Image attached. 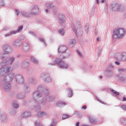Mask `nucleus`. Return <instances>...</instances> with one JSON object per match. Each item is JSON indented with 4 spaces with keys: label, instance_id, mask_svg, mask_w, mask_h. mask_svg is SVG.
I'll return each instance as SVG.
<instances>
[{
    "label": "nucleus",
    "instance_id": "nucleus-1",
    "mask_svg": "<svg viewBox=\"0 0 126 126\" xmlns=\"http://www.w3.org/2000/svg\"><path fill=\"white\" fill-rule=\"evenodd\" d=\"M37 90L32 94V98L35 101L33 109L35 112H40L41 111L40 105L46 106L48 102L54 101L55 97L49 95V90L44 88V86L42 85H39L37 86Z\"/></svg>",
    "mask_w": 126,
    "mask_h": 126
},
{
    "label": "nucleus",
    "instance_id": "nucleus-2",
    "mask_svg": "<svg viewBox=\"0 0 126 126\" xmlns=\"http://www.w3.org/2000/svg\"><path fill=\"white\" fill-rule=\"evenodd\" d=\"M72 22V29L75 32L77 37L82 35V29L80 25V21L73 20V19H70Z\"/></svg>",
    "mask_w": 126,
    "mask_h": 126
},
{
    "label": "nucleus",
    "instance_id": "nucleus-3",
    "mask_svg": "<svg viewBox=\"0 0 126 126\" xmlns=\"http://www.w3.org/2000/svg\"><path fill=\"white\" fill-rule=\"evenodd\" d=\"M0 58L3 60V62H2V64H4L5 65H7V64H12L13 62L15 61V58L12 57H10L7 60L8 56L4 53H3L0 55Z\"/></svg>",
    "mask_w": 126,
    "mask_h": 126
},
{
    "label": "nucleus",
    "instance_id": "nucleus-4",
    "mask_svg": "<svg viewBox=\"0 0 126 126\" xmlns=\"http://www.w3.org/2000/svg\"><path fill=\"white\" fill-rule=\"evenodd\" d=\"M126 35V30L125 29H118L116 30L113 32V37L114 39H123Z\"/></svg>",
    "mask_w": 126,
    "mask_h": 126
},
{
    "label": "nucleus",
    "instance_id": "nucleus-5",
    "mask_svg": "<svg viewBox=\"0 0 126 126\" xmlns=\"http://www.w3.org/2000/svg\"><path fill=\"white\" fill-rule=\"evenodd\" d=\"M55 63H57L60 68H65V69H67V68H69V66L67 64L65 63V62H63L59 59H56L54 61V63L51 64V65H54Z\"/></svg>",
    "mask_w": 126,
    "mask_h": 126
},
{
    "label": "nucleus",
    "instance_id": "nucleus-6",
    "mask_svg": "<svg viewBox=\"0 0 126 126\" xmlns=\"http://www.w3.org/2000/svg\"><path fill=\"white\" fill-rule=\"evenodd\" d=\"M111 7L113 11H123L125 9V6L119 3H113L111 5Z\"/></svg>",
    "mask_w": 126,
    "mask_h": 126
},
{
    "label": "nucleus",
    "instance_id": "nucleus-7",
    "mask_svg": "<svg viewBox=\"0 0 126 126\" xmlns=\"http://www.w3.org/2000/svg\"><path fill=\"white\" fill-rule=\"evenodd\" d=\"M9 71H12V68L10 66H2L0 68V76L5 75L6 73H8Z\"/></svg>",
    "mask_w": 126,
    "mask_h": 126
},
{
    "label": "nucleus",
    "instance_id": "nucleus-8",
    "mask_svg": "<svg viewBox=\"0 0 126 126\" xmlns=\"http://www.w3.org/2000/svg\"><path fill=\"white\" fill-rule=\"evenodd\" d=\"M41 79L44 81L46 83H50L52 82V78L50 74L48 73H43L40 75Z\"/></svg>",
    "mask_w": 126,
    "mask_h": 126
},
{
    "label": "nucleus",
    "instance_id": "nucleus-9",
    "mask_svg": "<svg viewBox=\"0 0 126 126\" xmlns=\"http://www.w3.org/2000/svg\"><path fill=\"white\" fill-rule=\"evenodd\" d=\"M31 15H37L40 13V9L38 6L34 7L29 11Z\"/></svg>",
    "mask_w": 126,
    "mask_h": 126
},
{
    "label": "nucleus",
    "instance_id": "nucleus-10",
    "mask_svg": "<svg viewBox=\"0 0 126 126\" xmlns=\"http://www.w3.org/2000/svg\"><path fill=\"white\" fill-rule=\"evenodd\" d=\"M15 78L17 83L20 84H23L24 83V77H23V76L18 74L15 76Z\"/></svg>",
    "mask_w": 126,
    "mask_h": 126
},
{
    "label": "nucleus",
    "instance_id": "nucleus-11",
    "mask_svg": "<svg viewBox=\"0 0 126 126\" xmlns=\"http://www.w3.org/2000/svg\"><path fill=\"white\" fill-rule=\"evenodd\" d=\"M3 50L4 51L5 55H7V54H11L12 53V48L8 45H5L3 46Z\"/></svg>",
    "mask_w": 126,
    "mask_h": 126
},
{
    "label": "nucleus",
    "instance_id": "nucleus-12",
    "mask_svg": "<svg viewBox=\"0 0 126 126\" xmlns=\"http://www.w3.org/2000/svg\"><path fill=\"white\" fill-rule=\"evenodd\" d=\"M14 77H15L14 73H10L4 78V81H6L7 82H10V81H12V80H13V78H14Z\"/></svg>",
    "mask_w": 126,
    "mask_h": 126
},
{
    "label": "nucleus",
    "instance_id": "nucleus-13",
    "mask_svg": "<svg viewBox=\"0 0 126 126\" xmlns=\"http://www.w3.org/2000/svg\"><path fill=\"white\" fill-rule=\"evenodd\" d=\"M2 89L5 92H8L11 90V84L9 83H5L2 86Z\"/></svg>",
    "mask_w": 126,
    "mask_h": 126
},
{
    "label": "nucleus",
    "instance_id": "nucleus-14",
    "mask_svg": "<svg viewBox=\"0 0 126 126\" xmlns=\"http://www.w3.org/2000/svg\"><path fill=\"white\" fill-rule=\"evenodd\" d=\"M114 75V72L113 70H109L106 69L105 70V76L109 78H111Z\"/></svg>",
    "mask_w": 126,
    "mask_h": 126
},
{
    "label": "nucleus",
    "instance_id": "nucleus-15",
    "mask_svg": "<svg viewBox=\"0 0 126 126\" xmlns=\"http://www.w3.org/2000/svg\"><path fill=\"white\" fill-rule=\"evenodd\" d=\"M21 44H22L21 41L19 39H17L14 41L13 46L16 49H19L20 46H21Z\"/></svg>",
    "mask_w": 126,
    "mask_h": 126
},
{
    "label": "nucleus",
    "instance_id": "nucleus-16",
    "mask_svg": "<svg viewBox=\"0 0 126 126\" xmlns=\"http://www.w3.org/2000/svg\"><path fill=\"white\" fill-rule=\"evenodd\" d=\"M58 21L59 23L63 25L64 22H65V16L63 14H60L59 15Z\"/></svg>",
    "mask_w": 126,
    "mask_h": 126
},
{
    "label": "nucleus",
    "instance_id": "nucleus-17",
    "mask_svg": "<svg viewBox=\"0 0 126 126\" xmlns=\"http://www.w3.org/2000/svg\"><path fill=\"white\" fill-rule=\"evenodd\" d=\"M66 50H67V47L65 45H61L59 47L58 49V52L59 53H65L66 52Z\"/></svg>",
    "mask_w": 126,
    "mask_h": 126
},
{
    "label": "nucleus",
    "instance_id": "nucleus-18",
    "mask_svg": "<svg viewBox=\"0 0 126 126\" xmlns=\"http://www.w3.org/2000/svg\"><path fill=\"white\" fill-rule=\"evenodd\" d=\"M114 57L117 61H122V52L114 53Z\"/></svg>",
    "mask_w": 126,
    "mask_h": 126
},
{
    "label": "nucleus",
    "instance_id": "nucleus-19",
    "mask_svg": "<svg viewBox=\"0 0 126 126\" xmlns=\"http://www.w3.org/2000/svg\"><path fill=\"white\" fill-rule=\"evenodd\" d=\"M45 5L48 7V8H52L54 12H57V9H56V5L55 4L47 3Z\"/></svg>",
    "mask_w": 126,
    "mask_h": 126
},
{
    "label": "nucleus",
    "instance_id": "nucleus-20",
    "mask_svg": "<svg viewBox=\"0 0 126 126\" xmlns=\"http://www.w3.org/2000/svg\"><path fill=\"white\" fill-rule=\"evenodd\" d=\"M29 44L27 42H24L23 44V50L24 52H28L29 51Z\"/></svg>",
    "mask_w": 126,
    "mask_h": 126
},
{
    "label": "nucleus",
    "instance_id": "nucleus-21",
    "mask_svg": "<svg viewBox=\"0 0 126 126\" xmlns=\"http://www.w3.org/2000/svg\"><path fill=\"white\" fill-rule=\"evenodd\" d=\"M21 13L23 16H24L26 18H30L31 17V15L29 14L26 11H22Z\"/></svg>",
    "mask_w": 126,
    "mask_h": 126
},
{
    "label": "nucleus",
    "instance_id": "nucleus-22",
    "mask_svg": "<svg viewBox=\"0 0 126 126\" xmlns=\"http://www.w3.org/2000/svg\"><path fill=\"white\" fill-rule=\"evenodd\" d=\"M24 88L25 89V91L27 93H29V92L31 91L30 86H29V84L26 83L24 85Z\"/></svg>",
    "mask_w": 126,
    "mask_h": 126
},
{
    "label": "nucleus",
    "instance_id": "nucleus-23",
    "mask_svg": "<svg viewBox=\"0 0 126 126\" xmlns=\"http://www.w3.org/2000/svg\"><path fill=\"white\" fill-rule=\"evenodd\" d=\"M38 117H39V118H43V117H46V116H48V113L45 112H38L37 114Z\"/></svg>",
    "mask_w": 126,
    "mask_h": 126
},
{
    "label": "nucleus",
    "instance_id": "nucleus-24",
    "mask_svg": "<svg viewBox=\"0 0 126 126\" xmlns=\"http://www.w3.org/2000/svg\"><path fill=\"white\" fill-rule=\"evenodd\" d=\"M29 82L32 85H35L37 84V81H36V79L33 78V77H31L29 79Z\"/></svg>",
    "mask_w": 126,
    "mask_h": 126
},
{
    "label": "nucleus",
    "instance_id": "nucleus-25",
    "mask_svg": "<svg viewBox=\"0 0 126 126\" xmlns=\"http://www.w3.org/2000/svg\"><path fill=\"white\" fill-rule=\"evenodd\" d=\"M30 116H31V113L29 111H25L22 114V117H23V118H28Z\"/></svg>",
    "mask_w": 126,
    "mask_h": 126
},
{
    "label": "nucleus",
    "instance_id": "nucleus-26",
    "mask_svg": "<svg viewBox=\"0 0 126 126\" xmlns=\"http://www.w3.org/2000/svg\"><path fill=\"white\" fill-rule=\"evenodd\" d=\"M23 29V26H21L20 27H18L17 30L16 31H13L14 32V34H17V33H20V32H21L22 31V30Z\"/></svg>",
    "mask_w": 126,
    "mask_h": 126
},
{
    "label": "nucleus",
    "instance_id": "nucleus-27",
    "mask_svg": "<svg viewBox=\"0 0 126 126\" xmlns=\"http://www.w3.org/2000/svg\"><path fill=\"white\" fill-rule=\"evenodd\" d=\"M117 70L119 73H126V68L123 67H118Z\"/></svg>",
    "mask_w": 126,
    "mask_h": 126
},
{
    "label": "nucleus",
    "instance_id": "nucleus-28",
    "mask_svg": "<svg viewBox=\"0 0 126 126\" xmlns=\"http://www.w3.org/2000/svg\"><path fill=\"white\" fill-rule=\"evenodd\" d=\"M21 65L23 68H27V67L29 66V63L27 62H23L22 63Z\"/></svg>",
    "mask_w": 126,
    "mask_h": 126
},
{
    "label": "nucleus",
    "instance_id": "nucleus-29",
    "mask_svg": "<svg viewBox=\"0 0 126 126\" xmlns=\"http://www.w3.org/2000/svg\"><path fill=\"white\" fill-rule=\"evenodd\" d=\"M89 122L91 124H96L97 123V120H96L95 119H94V117H92V116H90L89 118Z\"/></svg>",
    "mask_w": 126,
    "mask_h": 126
},
{
    "label": "nucleus",
    "instance_id": "nucleus-30",
    "mask_svg": "<svg viewBox=\"0 0 126 126\" xmlns=\"http://www.w3.org/2000/svg\"><path fill=\"white\" fill-rule=\"evenodd\" d=\"M16 97L17 99H23V98H25V95L22 93H19L16 95Z\"/></svg>",
    "mask_w": 126,
    "mask_h": 126
},
{
    "label": "nucleus",
    "instance_id": "nucleus-31",
    "mask_svg": "<svg viewBox=\"0 0 126 126\" xmlns=\"http://www.w3.org/2000/svg\"><path fill=\"white\" fill-rule=\"evenodd\" d=\"M31 60L32 62H33V63H35V64H37V63H39V61L37 60V59L34 57H32L31 58Z\"/></svg>",
    "mask_w": 126,
    "mask_h": 126
},
{
    "label": "nucleus",
    "instance_id": "nucleus-32",
    "mask_svg": "<svg viewBox=\"0 0 126 126\" xmlns=\"http://www.w3.org/2000/svg\"><path fill=\"white\" fill-rule=\"evenodd\" d=\"M67 93L68 95V97L69 98H71V97H72V90H71V89H67Z\"/></svg>",
    "mask_w": 126,
    "mask_h": 126
},
{
    "label": "nucleus",
    "instance_id": "nucleus-33",
    "mask_svg": "<svg viewBox=\"0 0 126 126\" xmlns=\"http://www.w3.org/2000/svg\"><path fill=\"white\" fill-rule=\"evenodd\" d=\"M121 61H122L123 62H126V52H122Z\"/></svg>",
    "mask_w": 126,
    "mask_h": 126
},
{
    "label": "nucleus",
    "instance_id": "nucleus-34",
    "mask_svg": "<svg viewBox=\"0 0 126 126\" xmlns=\"http://www.w3.org/2000/svg\"><path fill=\"white\" fill-rule=\"evenodd\" d=\"M75 43H76V41L74 39H70L69 40V45H71V46H72V47H73V46H74V45H75Z\"/></svg>",
    "mask_w": 126,
    "mask_h": 126
},
{
    "label": "nucleus",
    "instance_id": "nucleus-35",
    "mask_svg": "<svg viewBox=\"0 0 126 126\" xmlns=\"http://www.w3.org/2000/svg\"><path fill=\"white\" fill-rule=\"evenodd\" d=\"M115 68V66L113 64H109L108 66L106 67V69H108L109 70H113Z\"/></svg>",
    "mask_w": 126,
    "mask_h": 126
},
{
    "label": "nucleus",
    "instance_id": "nucleus-36",
    "mask_svg": "<svg viewBox=\"0 0 126 126\" xmlns=\"http://www.w3.org/2000/svg\"><path fill=\"white\" fill-rule=\"evenodd\" d=\"M12 35H15L14 32L13 31H11L9 32H8V33H5L4 36V37H9L10 36H12Z\"/></svg>",
    "mask_w": 126,
    "mask_h": 126
},
{
    "label": "nucleus",
    "instance_id": "nucleus-37",
    "mask_svg": "<svg viewBox=\"0 0 126 126\" xmlns=\"http://www.w3.org/2000/svg\"><path fill=\"white\" fill-rule=\"evenodd\" d=\"M56 105L58 107H62L63 106H65V105H66V104H65V103L63 102H58L56 103Z\"/></svg>",
    "mask_w": 126,
    "mask_h": 126
},
{
    "label": "nucleus",
    "instance_id": "nucleus-38",
    "mask_svg": "<svg viewBox=\"0 0 126 126\" xmlns=\"http://www.w3.org/2000/svg\"><path fill=\"white\" fill-rule=\"evenodd\" d=\"M117 75H120L119 76V79L122 81H126V77H125L123 75L121 74H118Z\"/></svg>",
    "mask_w": 126,
    "mask_h": 126
},
{
    "label": "nucleus",
    "instance_id": "nucleus-39",
    "mask_svg": "<svg viewBox=\"0 0 126 126\" xmlns=\"http://www.w3.org/2000/svg\"><path fill=\"white\" fill-rule=\"evenodd\" d=\"M111 92H112V93H113V94H114V95H115V96H119V95H120V93L117 92L116 91L111 89L110 90Z\"/></svg>",
    "mask_w": 126,
    "mask_h": 126
},
{
    "label": "nucleus",
    "instance_id": "nucleus-40",
    "mask_svg": "<svg viewBox=\"0 0 126 126\" xmlns=\"http://www.w3.org/2000/svg\"><path fill=\"white\" fill-rule=\"evenodd\" d=\"M13 106L14 108H15V109H18V108H19V104H18V103H17L16 101L13 102Z\"/></svg>",
    "mask_w": 126,
    "mask_h": 126
},
{
    "label": "nucleus",
    "instance_id": "nucleus-41",
    "mask_svg": "<svg viewBox=\"0 0 126 126\" xmlns=\"http://www.w3.org/2000/svg\"><path fill=\"white\" fill-rule=\"evenodd\" d=\"M59 32L63 36V35H64V31L63 30V29L59 30Z\"/></svg>",
    "mask_w": 126,
    "mask_h": 126
},
{
    "label": "nucleus",
    "instance_id": "nucleus-42",
    "mask_svg": "<svg viewBox=\"0 0 126 126\" xmlns=\"http://www.w3.org/2000/svg\"><path fill=\"white\" fill-rule=\"evenodd\" d=\"M39 41H40V42H42V43H43V44H44V45L45 46H47V44H46V42H45V39H44L43 38H39Z\"/></svg>",
    "mask_w": 126,
    "mask_h": 126
},
{
    "label": "nucleus",
    "instance_id": "nucleus-43",
    "mask_svg": "<svg viewBox=\"0 0 126 126\" xmlns=\"http://www.w3.org/2000/svg\"><path fill=\"white\" fill-rule=\"evenodd\" d=\"M29 34H30L31 35H33V36H36V34L34 33L32 31H30L29 32Z\"/></svg>",
    "mask_w": 126,
    "mask_h": 126
},
{
    "label": "nucleus",
    "instance_id": "nucleus-44",
    "mask_svg": "<svg viewBox=\"0 0 126 126\" xmlns=\"http://www.w3.org/2000/svg\"><path fill=\"white\" fill-rule=\"evenodd\" d=\"M69 116L67 115H63V120H65V119H67Z\"/></svg>",
    "mask_w": 126,
    "mask_h": 126
},
{
    "label": "nucleus",
    "instance_id": "nucleus-45",
    "mask_svg": "<svg viewBox=\"0 0 126 126\" xmlns=\"http://www.w3.org/2000/svg\"><path fill=\"white\" fill-rule=\"evenodd\" d=\"M77 53L78 56H79V57H82L83 55H82V53L81 52H80V51L78 50L77 51Z\"/></svg>",
    "mask_w": 126,
    "mask_h": 126
},
{
    "label": "nucleus",
    "instance_id": "nucleus-46",
    "mask_svg": "<svg viewBox=\"0 0 126 126\" xmlns=\"http://www.w3.org/2000/svg\"><path fill=\"white\" fill-rule=\"evenodd\" d=\"M85 31L86 33H88V31H89V27L88 26L86 27Z\"/></svg>",
    "mask_w": 126,
    "mask_h": 126
},
{
    "label": "nucleus",
    "instance_id": "nucleus-47",
    "mask_svg": "<svg viewBox=\"0 0 126 126\" xmlns=\"http://www.w3.org/2000/svg\"><path fill=\"white\" fill-rule=\"evenodd\" d=\"M16 113V111H15V110H13L10 112V114H11V115H15Z\"/></svg>",
    "mask_w": 126,
    "mask_h": 126
},
{
    "label": "nucleus",
    "instance_id": "nucleus-48",
    "mask_svg": "<svg viewBox=\"0 0 126 126\" xmlns=\"http://www.w3.org/2000/svg\"><path fill=\"white\" fill-rule=\"evenodd\" d=\"M3 0H0V5H4Z\"/></svg>",
    "mask_w": 126,
    "mask_h": 126
},
{
    "label": "nucleus",
    "instance_id": "nucleus-49",
    "mask_svg": "<svg viewBox=\"0 0 126 126\" xmlns=\"http://www.w3.org/2000/svg\"><path fill=\"white\" fill-rule=\"evenodd\" d=\"M122 108L123 109V110H125V111H126V105H122Z\"/></svg>",
    "mask_w": 126,
    "mask_h": 126
},
{
    "label": "nucleus",
    "instance_id": "nucleus-50",
    "mask_svg": "<svg viewBox=\"0 0 126 126\" xmlns=\"http://www.w3.org/2000/svg\"><path fill=\"white\" fill-rule=\"evenodd\" d=\"M97 100L98 101V102H100V103H101V104H105V103H104V102L102 101V100H100L99 98H97Z\"/></svg>",
    "mask_w": 126,
    "mask_h": 126
},
{
    "label": "nucleus",
    "instance_id": "nucleus-51",
    "mask_svg": "<svg viewBox=\"0 0 126 126\" xmlns=\"http://www.w3.org/2000/svg\"><path fill=\"white\" fill-rule=\"evenodd\" d=\"M121 122L124 125H126V121L125 119H123Z\"/></svg>",
    "mask_w": 126,
    "mask_h": 126
},
{
    "label": "nucleus",
    "instance_id": "nucleus-52",
    "mask_svg": "<svg viewBox=\"0 0 126 126\" xmlns=\"http://www.w3.org/2000/svg\"><path fill=\"white\" fill-rule=\"evenodd\" d=\"M115 63L116 64V65H120V64H121V63L118 61H116Z\"/></svg>",
    "mask_w": 126,
    "mask_h": 126
},
{
    "label": "nucleus",
    "instance_id": "nucleus-53",
    "mask_svg": "<svg viewBox=\"0 0 126 126\" xmlns=\"http://www.w3.org/2000/svg\"><path fill=\"white\" fill-rule=\"evenodd\" d=\"M16 12L17 13V16H18L19 15V11H18V10L17 9H15V10Z\"/></svg>",
    "mask_w": 126,
    "mask_h": 126
},
{
    "label": "nucleus",
    "instance_id": "nucleus-54",
    "mask_svg": "<svg viewBox=\"0 0 126 126\" xmlns=\"http://www.w3.org/2000/svg\"><path fill=\"white\" fill-rule=\"evenodd\" d=\"M122 100L123 101V102H126V97H124Z\"/></svg>",
    "mask_w": 126,
    "mask_h": 126
},
{
    "label": "nucleus",
    "instance_id": "nucleus-55",
    "mask_svg": "<svg viewBox=\"0 0 126 126\" xmlns=\"http://www.w3.org/2000/svg\"><path fill=\"white\" fill-rule=\"evenodd\" d=\"M86 106H84L82 107V109H83V110H86Z\"/></svg>",
    "mask_w": 126,
    "mask_h": 126
},
{
    "label": "nucleus",
    "instance_id": "nucleus-56",
    "mask_svg": "<svg viewBox=\"0 0 126 126\" xmlns=\"http://www.w3.org/2000/svg\"><path fill=\"white\" fill-rule=\"evenodd\" d=\"M75 126H79V122H77L76 123Z\"/></svg>",
    "mask_w": 126,
    "mask_h": 126
},
{
    "label": "nucleus",
    "instance_id": "nucleus-57",
    "mask_svg": "<svg viewBox=\"0 0 126 126\" xmlns=\"http://www.w3.org/2000/svg\"><path fill=\"white\" fill-rule=\"evenodd\" d=\"M96 2H97V4H99V0H96Z\"/></svg>",
    "mask_w": 126,
    "mask_h": 126
},
{
    "label": "nucleus",
    "instance_id": "nucleus-58",
    "mask_svg": "<svg viewBox=\"0 0 126 126\" xmlns=\"http://www.w3.org/2000/svg\"><path fill=\"white\" fill-rule=\"evenodd\" d=\"M105 2V0H101V3H104Z\"/></svg>",
    "mask_w": 126,
    "mask_h": 126
},
{
    "label": "nucleus",
    "instance_id": "nucleus-59",
    "mask_svg": "<svg viewBox=\"0 0 126 126\" xmlns=\"http://www.w3.org/2000/svg\"><path fill=\"white\" fill-rule=\"evenodd\" d=\"M45 11H46V12H49V9H46Z\"/></svg>",
    "mask_w": 126,
    "mask_h": 126
},
{
    "label": "nucleus",
    "instance_id": "nucleus-60",
    "mask_svg": "<svg viewBox=\"0 0 126 126\" xmlns=\"http://www.w3.org/2000/svg\"><path fill=\"white\" fill-rule=\"evenodd\" d=\"M89 126V125H82V126Z\"/></svg>",
    "mask_w": 126,
    "mask_h": 126
},
{
    "label": "nucleus",
    "instance_id": "nucleus-61",
    "mask_svg": "<svg viewBox=\"0 0 126 126\" xmlns=\"http://www.w3.org/2000/svg\"><path fill=\"white\" fill-rule=\"evenodd\" d=\"M96 41H99V37H97V38H96Z\"/></svg>",
    "mask_w": 126,
    "mask_h": 126
},
{
    "label": "nucleus",
    "instance_id": "nucleus-62",
    "mask_svg": "<svg viewBox=\"0 0 126 126\" xmlns=\"http://www.w3.org/2000/svg\"><path fill=\"white\" fill-rule=\"evenodd\" d=\"M99 78H103V77H102V76H100L99 77Z\"/></svg>",
    "mask_w": 126,
    "mask_h": 126
},
{
    "label": "nucleus",
    "instance_id": "nucleus-63",
    "mask_svg": "<svg viewBox=\"0 0 126 126\" xmlns=\"http://www.w3.org/2000/svg\"><path fill=\"white\" fill-rule=\"evenodd\" d=\"M22 40H24V38H22Z\"/></svg>",
    "mask_w": 126,
    "mask_h": 126
}]
</instances>
